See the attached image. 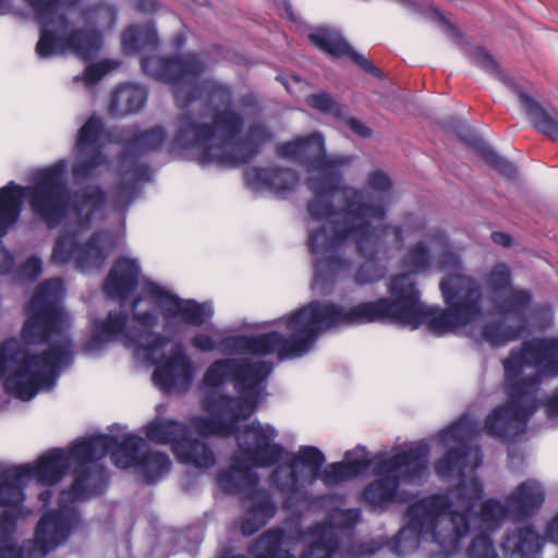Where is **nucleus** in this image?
I'll return each mask as SVG.
<instances>
[{"label":"nucleus","mask_w":558,"mask_h":558,"mask_svg":"<svg viewBox=\"0 0 558 558\" xmlns=\"http://www.w3.org/2000/svg\"><path fill=\"white\" fill-rule=\"evenodd\" d=\"M482 499V487L476 478L463 481L446 496L425 498L409 509V522L400 530L396 551L407 555L418 546L435 543L444 555H449L470 524L483 532L496 529L507 518L529 515L544 501V492L536 482L519 485L507 498V506L487 500L474 512Z\"/></svg>","instance_id":"obj_4"},{"label":"nucleus","mask_w":558,"mask_h":558,"mask_svg":"<svg viewBox=\"0 0 558 558\" xmlns=\"http://www.w3.org/2000/svg\"><path fill=\"white\" fill-rule=\"evenodd\" d=\"M477 434V427L471 416H463L458 423L441 434V441L449 453L437 464L440 475L452 472L461 474L465 469L470 471L478 466L481 459L478 451L466 449V440Z\"/></svg>","instance_id":"obj_16"},{"label":"nucleus","mask_w":558,"mask_h":558,"mask_svg":"<svg viewBox=\"0 0 558 558\" xmlns=\"http://www.w3.org/2000/svg\"><path fill=\"white\" fill-rule=\"evenodd\" d=\"M547 535L551 542L558 544V514L548 524Z\"/></svg>","instance_id":"obj_38"},{"label":"nucleus","mask_w":558,"mask_h":558,"mask_svg":"<svg viewBox=\"0 0 558 558\" xmlns=\"http://www.w3.org/2000/svg\"><path fill=\"white\" fill-rule=\"evenodd\" d=\"M175 95H177V97H178V98L180 97V92H179V89L175 92Z\"/></svg>","instance_id":"obj_44"},{"label":"nucleus","mask_w":558,"mask_h":558,"mask_svg":"<svg viewBox=\"0 0 558 558\" xmlns=\"http://www.w3.org/2000/svg\"><path fill=\"white\" fill-rule=\"evenodd\" d=\"M156 307L166 317L179 318L192 325L203 324L213 314L209 306L180 300L151 282H143L141 295L133 303L136 325L126 327L123 315L109 314L106 320L97 324L95 341L123 339L128 345L134 348L138 359L156 364L154 380L157 386L170 392H180L191 383L192 367L181 349H171L166 354V342L150 332L156 322L151 312Z\"/></svg>","instance_id":"obj_6"},{"label":"nucleus","mask_w":558,"mask_h":558,"mask_svg":"<svg viewBox=\"0 0 558 558\" xmlns=\"http://www.w3.org/2000/svg\"><path fill=\"white\" fill-rule=\"evenodd\" d=\"M140 9L143 11H151L155 9V3L151 0H143V3L140 4Z\"/></svg>","instance_id":"obj_41"},{"label":"nucleus","mask_w":558,"mask_h":558,"mask_svg":"<svg viewBox=\"0 0 558 558\" xmlns=\"http://www.w3.org/2000/svg\"><path fill=\"white\" fill-rule=\"evenodd\" d=\"M367 187L378 194H385L391 189V181L381 171L371 172L367 177Z\"/></svg>","instance_id":"obj_30"},{"label":"nucleus","mask_w":558,"mask_h":558,"mask_svg":"<svg viewBox=\"0 0 558 558\" xmlns=\"http://www.w3.org/2000/svg\"><path fill=\"white\" fill-rule=\"evenodd\" d=\"M310 106L327 113L339 116L341 113L340 106L327 94H315L307 98Z\"/></svg>","instance_id":"obj_28"},{"label":"nucleus","mask_w":558,"mask_h":558,"mask_svg":"<svg viewBox=\"0 0 558 558\" xmlns=\"http://www.w3.org/2000/svg\"><path fill=\"white\" fill-rule=\"evenodd\" d=\"M145 100L146 93L142 87L125 85L112 94L109 108L116 114H128L142 108Z\"/></svg>","instance_id":"obj_24"},{"label":"nucleus","mask_w":558,"mask_h":558,"mask_svg":"<svg viewBox=\"0 0 558 558\" xmlns=\"http://www.w3.org/2000/svg\"><path fill=\"white\" fill-rule=\"evenodd\" d=\"M118 64L113 61L104 60L96 64H92L87 68L84 74V81L86 84H95L105 73L114 69Z\"/></svg>","instance_id":"obj_29"},{"label":"nucleus","mask_w":558,"mask_h":558,"mask_svg":"<svg viewBox=\"0 0 558 558\" xmlns=\"http://www.w3.org/2000/svg\"><path fill=\"white\" fill-rule=\"evenodd\" d=\"M472 59L476 65L509 85L534 126L548 137L558 141V113L556 111L542 107L529 92L502 73L496 61L483 49L476 48Z\"/></svg>","instance_id":"obj_15"},{"label":"nucleus","mask_w":558,"mask_h":558,"mask_svg":"<svg viewBox=\"0 0 558 558\" xmlns=\"http://www.w3.org/2000/svg\"><path fill=\"white\" fill-rule=\"evenodd\" d=\"M277 432L269 425L252 424L239 433V451L229 471L219 476L220 487L228 493H242L256 484L254 468L275 462L281 449L274 442Z\"/></svg>","instance_id":"obj_12"},{"label":"nucleus","mask_w":558,"mask_h":558,"mask_svg":"<svg viewBox=\"0 0 558 558\" xmlns=\"http://www.w3.org/2000/svg\"><path fill=\"white\" fill-rule=\"evenodd\" d=\"M348 126L360 136H368L369 130L359 120L354 118L347 119Z\"/></svg>","instance_id":"obj_37"},{"label":"nucleus","mask_w":558,"mask_h":558,"mask_svg":"<svg viewBox=\"0 0 558 558\" xmlns=\"http://www.w3.org/2000/svg\"><path fill=\"white\" fill-rule=\"evenodd\" d=\"M248 177L260 181L262 184L270 187L276 193L290 191L298 182L293 172L280 169L253 170L248 173Z\"/></svg>","instance_id":"obj_25"},{"label":"nucleus","mask_w":558,"mask_h":558,"mask_svg":"<svg viewBox=\"0 0 558 558\" xmlns=\"http://www.w3.org/2000/svg\"><path fill=\"white\" fill-rule=\"evenodd\" d=\"M239 125L238 117L227 111L217 117L213 126L184 122L180 130V138L207 150V157L210 160L233 161L220 151V146L238 131Z\"/></svg>","instance_id":"obj_17"},{"label":"nucleus","mask_w":558,"mask_h":558,"mask_svg":"<svg viewBox=\"0 0 558 558\" xmlns=\"http://www.w3.org/2000/svg\"><path fill=\"white\" fill-rule=\"evenodd\" d=\"M114 11L109 7H101L95 12V23L98 27H109L114 21Z\"/></svg>","instance_id":"obj_33"},{"label":"nucleus","mask_w":558,"mask_h":558,"mask_svg":"<svg viewBox=\"0 0 558 558\" xmlns=\"http://www.w3.org/2000/svg\"><path fill=\"white\" fill-rule=\"evenodd\" d=\"M379 277L375 265L366 264L364 265L356 275V281L359 283H368L376 280Z\"/></svg>","instance_id":"obj_34"},{"label":"nucleus","mask_w":558,"mask_h":558,"mask_svg":"<svg viewBox=\"0 0 558 558\" xmlns=\"http://www.w3.org/2000/svg\"><path fill=\"white\" fill-rule=\"evenodd\" d=\"M138 272L140 269L135 260L126 258L118 260L106 281V293L124 298L137 282Z\"/></svg>","instance_id":"obj_21"},{"label":"nucleus","mask_w":558,"mask_h":558,"mask_svg":"<svg viewBox=\"0 0 558 558\" xmlns=\"http://www.w3.org/2000/svg\"><path fill=\"white\" fill-rule=\"evenodd\" d=\"M324 462V456L314 447H306L299 451L290 465L280 466L276 470L275 482L282 489H294L299 482L298 473L303 478L313 481L319 466Z\"/></svg>","instance_id":"obj_20"},{"label":"nucleus","mask_w":558,"mask_h":558,"mask_svg":"<svg viewBox=\"0 0 558 558\" xmlns=\"http://www.w3.org/2000/svg\"><path fill=\"white\" fill-rule=\"evenodd\" d=\"M342 267V262L329 254L326 258L319 259L316 263L317 277H324L327 274H336Z\"/></svg>","instance_id":"obj_31"},{"label":"nucleus","mask_w":558,"mask_h":558,"mask_svg":"<svg viewBox=\"0 0 558 558\" xmlns=\"http://www.w3.org/2000/svg\"><path fill=\"white\" fill-rule=\"evenodd\" d=\"M142 439L126 436L118 446V440L109 436H98L76 444L70 451L54 450L43 456L35 466L20 465L0 471V504L15 508L22 501L21 486L32 481L46 485L56 483L65 470H81L70 490L60 497V512H50L38 523L34 542L23 548L9 547L0 553V558H44L48 551L62 543L76 521L75 513L66 504L87 499L96 495L101 486L100 472L85 475L84 468L111 452L113 462L120 468L137 466L142 475L153 482L170 470L168 457L160 452H148L138 457Z\"/></svg>","instance_id":"obj_2"},{"label":"nucleus","mask_w":558,"mask_h":558,"mask_svg":"<svg viewBox=\"0 0 558 558\" xmlns=\"http://www.w3.org/2000/svg\"><path fill=\"white\" fill-rule=\"evenodd\" d=\"M484 286L493 299L495 317L482 326L480 336L489 345H505L518 339L532 320L527 315L530 294L511 288L510 271L505 264H497L488 271Z\"/></svg>","instance_id":"obj_10"},{"label":"nucleus","mask_w":558,"mask_h":558,"mask_svg":"<svg viewBox=\"0 0 558 558\" xmlns=\"http://www.w3.org/2000/svg\"><path fill=\"white\" fill-rule=\"evenodd\" d=\"M144 70L153 77L170 83L190 84L204 68V64L193 54L174 60L150 58L143 64Z\"/></svg>","instance_id":"obj_18"},{"label":"nucleus","mask_w":558,"mask_h":558,"mask_svg":"<svg viewBox=\"0 0 558 558\" xmlns=\"http://www.w3.org/2000/svg\"><path fill=\"white\" fill-rule=\"evenodd\" d=\"M66 165L60 161L51 168L41 170L36 178V186L23 189L9 184L0 189V234L15 222L19 217L22 201L28 198L33 209L49 225L59 222L71 213L75 216L80 230L75 235H64L58 240L52 257L58 263H65L75 258L81 268L97 265L102 260L114 245L109 238H93L84 244H77L76 238L90 225L92 216H95L101 204V193L92 187L88 193L75 196L71 208L63 187V174Z\"/></svg>","instance_id":"obj_7"},{"label":"nucleus","mask_w":558,"mask_h":558,"mask_svg":"<svg viewBox=\"0 0 558 558\" xmlns=\"http://www.w3.org/2000/svg\"><path fill=\"white\" fill-rule=\"evenodd\" d=\"M310 39L315 46L329 52L330 54L336 57L348 54L365 70H376L369 60L352 51L350 46L335 33L328 31H317L316 33L310 35Z\"/></svg>","instance_id":"obj_22"},{"label":"nucleus","mask_w":558,"mask_h":558,"mask_svg":"<svg viewBox=\"0 0 558 558\" xmlns=\"http://www.w3.org/2000/svg\"><path fill=\"white\" fill-rule=\"evenodd\" d=\"M193 345L201 351H211L216 348L215 341L206 335H197L193 339Z\"/></svg>","instance_id":"obj_36"},{"label":"nucleus","mask_w":558,"mask_h":558,"mask_svg":"<svg viewBox=\"0 0 558 558\" xmlns=\"http://www.w3.org/2000/svg\"><path fill=\"white\" fill-rule=\"evenodd\" d=\"M146 435L153 441L171 444L173 453L182 463L209 468L215 462L214 454L207 446L187 438L184 426L178 422L154 421L147 426Z\"/></svg>","instance_id":"obj_14"},{"label":"nucleus","mask_w":558,"mask_h":558,"mask_svg":"<svg viewBox=\"0 0 558 558\" xmlns=\"http://www.w3.org/2000/svg\"><path fill=\"white\" fill-rule=\"evenodd\" d=\"M163 138H165V135H163L162 130L154 129V130L143 134L138 140V144L144 149H154L162 143Z\"/></svg>","instance_id":"obj_32"},{"label":"nucleus","mask_w":558,"mask_h":558,"mask_svg":"<svg viewBox=\"0 0 558 558\" xmlns=\"http://www.w3.org/2000/svg\"><path fill=\"white\" fill-rule=\"evenodd\" d=\"M493 241L499 245L508 246L511 243V238L507 233L495 232L492 234Z\"/></svg>","instance_id":"obj_39"},{"label":"nucleus","mask_w":558,"mask_h":558,"mask_svg":"<svg viewBox=\"0 0 558 558\" xmlns=\"http://www.w3.org/2000/svg\"><path fill=\"white\" fill-rule=\"evenodd\" d=\"M391 301L362 303L343 308L329 303H312L277 322V330L260 337L228 338L217 348L235 359L216 361L203 379L207 412L192 420L204 436H229L240 427L259 400L260 383L270 365L256 357L276 354L280 359L300 356L308 351L316 336L343 324H364L389 319L412 328L426 325L436 335V308L420 303L413 278L398 275L389 284Z\"/></svg>","instance_id":"obj_1"},{"label":"nucleus","mask_w":558,"mask_h":558,"mask_svg":"<svg viewBox=\"0 0 558 558\" xmlns=\"http://www.w3.org/2000/svg\"><path fill=\"white\" fill-rule=\"evenodd\" d=\"M234 161H236V162H244L245 159H234Z\"/></svg>","instance_id":"obj_43"},{"label":"nucleus","mask_w":558,"mask_h":558,"mask_svg":"<svg viewBox=\"0 0 558 558\" xmlns=\"http://www.w3.org/2000/svg\"><path fill=\"white\" fill-rule=\"evenodd\" d=\"M478 154L482 156V158L492 167L497 169L500 173H502L506 177H512L515 173L514 166L509 162L508 160H505L500 156H498L489 146L486 145H480Z\"/></svg>","instance_id":"obj_27"},{"label":"nucleus","mask_w":558,"mask_h":558,"mask_svg":"<svg viewBox=\"0 0 558 558\" xmlns=\"http://www.w3.org/2000/svg\"><path fill=\"white\" fill-rule=\"evenodd\" d=\"M280 154L304 163L308 168L307 183L314 193L310 214L314 220L326 218L323 230L314 228L310 235L311 250L316 255L329 254L343 242L371 254L387 235L399 238L397 227L379 228L386 214L383 197L366 199L351 187H338V177L331 161L326 158L324 141L319 134L300 137L280 146Z\"/></svg>","instance_id":"obj_3"},{"label":"nucleus","mask_w":558,"mask_h":558,"mask_svg":"<svg viewBox=\"0 0 558 558\" xmlns=\"http://www.w3.org/2000/svg\"><path fill=\"white\" fill-rule=\"evenodd\" d=\"M101 123L92 117L80 130L77 137V157L73 168L76 177H84L93 172L102 163L99 153V136Z\"/></svg>","instance_id":"obj_19"},{"label":"nucleus","mask_w":558,"mask_h":558,"mask_svg":"<svg viewBox=\"0 0 558 558\" xmlns=\"http://www.w3.org/2000/svg\"><path fill=\"white\" fill-rule=\"evenodd\" d=\"M303 542L306 547L302 558H330L335 551L337 542L331 526H317L305 536ZM289 542L278 531L265 533L252 548L254 558H291L288 556Z\"/></svg>","instance_id":"obj_13"},{"label":"nucleus","mask_w":558,"mask_h":558,"mask_svg":"<svg viewBox=\"0 0 558 558\" xmlns=\"http://www.w3.org/2000/svg\"><path fill=\"white\" fill-rule=\"evenodd\" d=\"M427 449L424 445L411 447L408 451L396 453L391 458L369 461L364 451L349 452L343 462L331 464L324 471L323 481L327 485L353 477L367 469L369 464L376 465V480L365 489L364 498L367 502L381 506L398 499L396 492L398 478L414 481L426 472L425 457Z\"/></svg>","instance_id":"obj_9"},{"label":"nucleus","mask_w":558,"mask_h":558,"mask_svg":"<svg viewBox=\"0 0 558 558\" xmlns=\"http://www.w3.org/2000/svg\"><path fill=\"white\" fill-rule=\"evenodd\" d=\"M247 507L248 510L241 526L244 535L255 532L275 513V507L265 492H254Z\"/></svg>","instance_id":"obj_23"},{"label":"nucleus","mask_w":558,"mask_h":558,"mask_svg":"<svg viewBox=\"0 0 558 558\" xmlns=\"http://www.w3.org/2000/svg\"><path fill=\"white\" fill-rule=\"evenodd\" d=\"M50 496H51L50 492L46 490V492L40 494V499L45 501L46 499L50 498Z\"/></svg>","instance_id":"obj_42"},{"label":"nucleus","mask_w":558,"mask_h":558,"mask_svg":"<svg viewBox=\"0 0 558 558\" xmlns=\"http://www.w3.org/2000/svg\"><path fill=\"white\" fill-rule=\"evenodd\" d=\"M547 407L550 415L558 417V390L550 397Z\"/></svg>","instance_id":"obj_40"},{"label":"nucleus","mask_w":558,"mask_h":558,"mask_svg":"<svg viewBox=\"0 0 558 558\" xmlns=\"http://www.w3.org/2000/svg\"><path fill=\"white\" fill-rule=\"evenodd\" d=\"M62 291L59 279L40 286L29 303L23 348L15 339L0 341V378L5 390L21 400L32 399L39 389H50L58 369L72 357L64 335L69 318L58 304Z\"/></svg>","instance_id":"obj_5"},{"label":"nucleus","mask_w":558,"mask_h":558,"mask_svg":"<svg viewBox=\"0 0 558 558\" xmlns=\"http://www.w3.org/2000/svg\"><path fill=\"white\" fill-rule=\"evenodd\" d=\"M156 33L153 27H131L123 35V46L126 50L133 51L141 49L144 45L154 44Z\"/></svg>","instance_id":"obj_26"},{"label":"nucleus","mask_w":558,"mask_h":558,"mask_svg":"<svg viewBox=\"0 0 558 558\" xmlns=\"http://www.w3.org/2000/svg\"><path fill=\"white\" fill-rule=\"evenodd\" d=\"M22 271H23V276H25L29 279L36 278L41 271L40 260L36 257L29 258L23 266Z\"/></svg>","instance_id":"obj_35"},{"label":"nucleus","mask_w":558,"mask_h":558,"mask_svg":"<svg viewBox=\"0 0 558 558\" xmlns=\"http://www.w3.org/2000/svg\"><path fill=\"white\" fill-rule=\"evenodd\" d=\"M34 9L41 24V36L36 51L41 58L71 51L82 58H89L100 47L97 33L72 32L60 10L75 4L78 0H26Z\"/></svg>","instance_id":"obj_11"},{"label":"nucleus","mask_w":558,"mask_h":558,"mask_svg":"<svg viewBox=\"0 0 558 558\" xmlns=\"http://www.w3.org/2000/svg\"><path fill=\"white\" fill-rule=\"evenodd\" d=\"M509 401L486 418L484 429L496 437H512L523 432L535 409L534 392L545 378L558 375V340L525 342L504 362Z\"/></svg>","instance_id":"obj_8"}]
</instances>
